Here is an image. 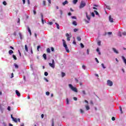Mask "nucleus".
<instances>
[{
    "label": "nucleus",
    "mask_w": 126,
    "mask_h": 126,
    "mask_svg": "<svg viewBox=\"0 0 126 126\" xmlns=\"http://www.w3.org/2000/svg\"><path fill=\"white\" fill-rule=\"evenodd\" d=\"M82 68H83V69H86V66L84 65H83Z\"/></svg>",
    "instance_id": "obj_46"
},
{
    "label": "nucleus",
    "mask_w": 126,
    "mask_h": 126,
    "mask_svg": "<svg viewBox=\"0 0 126 126\" xmlns=\"http://www.w3.org/2000/svg\"><path fill=\"white\" fill-rule=\"evenodd\" d=\"M109 20L110 22H111V23L114 22V19L112 18V16L111 15L109 16Z\"/></svg>",
    "instance_id": "obj_9"
},
{
    "label": "nucleus",
    "mask_w": 126,
    "mask_h": 126,
    "mask_svg": "<svg viewBox=\"0 0 126 126\" xmlns=\"http://www.w3.org/2000/svg\"><path fill=\"white\" fill-rule=\"evenodd\" d=\"M101 66L104 69L106 68V67L105 66V65L104 64V63H101Z\"/></svg>",
    "instance_id": "obj_34"
},
{
    "label": "nucleus",
    "mask_w": 126,
    "mask_h": 126,
    "mask_svg": "<svg viewBox=\"0 0 126 126\" xmlns=\"http://www.w3.org/2000/svg\"><path fill=\"white\" fill-rule=\"evenodd\" d=\"M82 93L83 95H86V93L85 92V91H82Z\"/></svg>",
    "instance_id": "obj_44"
},
{
    "label": "nucleus",
    "mask_w": 126,
    "mask_h": 126,
    "mask_svg": "<svg viewBox=\"0 0 126 126\" xmlns=\"http://www.w3.org/2000/svg\"><path fill=\"white\" fill-rule=\"evenodd\" d=\"M73 99H74V101H77V97H73Z\"/></svg>",
    "instance_id": "obj_57"
},
{
    "label": "nucleus",
    "mask_w": 126,
    "mask_h": 126,
    "mask_svg": "<svg viewBox=\"0 0 126 126\" xmlns=\"http://www.w3.org/2000/svg\"><path fill=\"white\" fill-rule=\"evenodd\" d=\"M91 15L93 17H95V13L94 12H92Z\"/></svg>",
    "instance_id": "obj_41"
},
{
    "label": "nucleus",
    "mask_w": 126,
    "mask_h": 126,
    "mask_svg": "<svg viewBox=\"0 0 126 126\" xmlns=\"http://www.w3.org/2000/svg\"><path fill=\"white\" fill-rule=\"evenodd\" d=\"M48 75H49V73H48V72H44L45 76H48Z\"/></svg>",
    "instance_id": "obj_35"
},
{
    "label": "nucleus",
    "mask_w": 126,
    "mask_h": 126,
    "mask_svg": "<svg viewBox=\"0 0 126 126\" xmlns=\"http://www.w3.org/2000/svg\"><path fill=\"white\" fill-rule=\"evenodd\" d=\"M112 121H116V118L115 117H113L111 118Z\"/></svg>",
    "instance_id": "obj_51"
},
{
    "label": "nucleus",
    "mask_w": 126,
    "mask_h": 126,
    "mask_svg": "<svg viewBox=\"0 0 126 126\" xmlns=\"http://www.w3.org/2000/svg\"><path fill=\"white\" fill-rule=\"evenodd\" d=\"M41 22L42 24H44V16L42 13H41Z\"/></svg>",
    "instance_id": "obj_11"
},
{
    "label": "nucleus",
    "mask_w": 126,
    "mask_h": 126,
    "mask_svg": "<svg viewBox=\"0 0 126 126\" xmlns=\"http://www.w3.org/2000/svg\"><path fill=\"white\" fill-rule=\"evenodd\" d=\"M12 58L13 59H14V60H15V61H16L17 60V57H16V56H15V55L14 54L12 55Z\"/></svg>",
    "instance_id": "obj_20"
},
{
    "label": "nucleus",
    "mask_w": 126,
    "mask_h": 126,
    "mask_svg": "<svg viewBox=\"0 0 126 126\" xmlns=\"http://www.w3.org/2000/svg\"><path fill=\"white\" fill-rule=\"evenodd\" d=\"M66 37H67V41H70V37L69 36V34L66 33Z\"/></svg>",
    "instance_id": "obj_8"
},
{
    "label": "nucleus",
    "mask_w": 126,
    "mask_h": 126,
    "mask_svg": "<svg viewBox=\"0 0 126 126\" xmlns=\"http://www.w3.org/2000/svg\"><path fill=\"white\" fill-rule=\"evenodd\" d=\"M18 25H20V19L18 18L17 21Z\"/></svg>",
    "instance_id": "obj_29"
},
{
    "label": "nucleus",
    "mask_w": 126,
    "mask_h": 126,
    "mask_svg": "<svg viewBox=\"0 0 126 126\" xmlns=\"http://www.w3.org/2000/svg\"><path fill=\"white\" fill-rule=\"evenodd\" d=\"M43 5H44V6H46V1L43 0Z\"/></svg>",
    "instance_id": "obj_47"
},
{
    "label": "nucleus",
    "mask_w": 126,
    "mask_h": 126,
    "mask_svg": "<svg viewBox=\"0 0 126 126\" xmlns=\"http://www.w3.org/2000/svg\"><path fill=\"white\" fill-rule=\"evenodd\" d=\"M93 5H94V6H95V7H98V6H99V5H98L96 4H94Z\"/></svg>",
    "instance_id": "obj_59"
},
{
    "label": "nucleus",
    "mask_w": 126,
    "mask_h": 126,
    "mask_svg": "<svg viewBox=\"0 0 126 126\" xmlns=\"http://www.w3.org/2000/svg\"><path fill=\"white\" fill-rule=\"evenodd\" d=\"M7 110H8V111H11V107H10V106H8Z\"/></svg>",
    "instance_id": "obj_36"
},
{
    "label": "nucleus",
    "mask_w": 126,
    "mask_h": 126,
    "mask_svg": "<svg viewBox=\"0 0 126 126\" xmlns=\"http://www.w3.org/2000/svg\"><path fill=\"white\" fill-rule=\"evenodd\" d=\"M94 12H95L96 15H99V13L96 10H94Z\"/></svg>",
    "instance_id": "obj_32"
},
{
    "label": "nucleus",
    "mask_w": 126,
    "mask_h": 126,
    "mask_svg": "<svg viewBox=\"0 0 126 126\" xmlns=\"http://www.w3.org/2000/svg\"><path fill=\"white\" fill-rule=\"evenodd\" d=\"M28 31L30 33V35L31 36L32 35V32H31V30L29 27H27Z\"/></svg>",
    "instance_id": "obj_14"
},
{
    "label": "nucleus",
    "mask_w": 126,
    "mask_h": 126,
    "mask_svg": "<svg viewBox=\"0 0 126 126\" xmlns=\"http://www.w3.org/2000/svg\"><path fill=\"white\" fill-rule=\"evenodd\" d=\"M119 109H120V112H121V114H123V108H122V106H119Z\"/></svg>",
    "instance_id": "obj_24"
},
{
    "label": "nucleus",
    "mask_w": 126,
    "mask_h": 126,
    "mask_svg": "<svg viewBox=\"0 0 126 126\" xmlns=\"http://www.w3.org/2000/svg\"><path fill=\"white\" fill-rule=\"evenodd\" d=\"M46 95H47V96H49V95H50V92H46Z\"/></svg>",
    "instance_id": "obj_50"
},
{
    "label": "nucleus",
    "mask_w": 126,
    "mask_h": 126,
    "mask_svg": "<svg viewBox=\"0 0 126 126\" xmlns=\"http://www.w3.org/2000/svg\"><path fill=\"white\" fill-rule=\"evenodd\" d=\"M51 51L52 52H55V48H54V47H51Z\"/></svg>",
    "instance_id": "obj_54"
},
{
    "label": "nucleus",
    "mask_w": 126,
    "mask_h": 126,
    "mask_svg": "<svg viewBox=\"0 0 126 126\" xmlns=\"http://www.w3.org/2000/svg\"><path fill=\"white\" fill-rule=\"evenodd\" d=\"M3 126H6V124H5V123L3 122L2 123Z\"/></svg>",
    "instance_id": "obj_63"
},
{
    "label": "nucleus",
    "mask_w": 126,
    "mask_h": 126,
    "mask_svg": "<svg viewBox=\"0 0 126 126\" xmlns=\"http://www.w3.org/2000/svg\"><path fill=\"white\" fill-rule=\"evenodd\" d=\"M80 46H81V48H84V44H83V43H81Z\"/></svg>",
    "instance_id": "obj_43"
},
{
    "label": "nucleus",
    "mask_w": 126,
    "mask_h": 126,
    "mask_svg": "<svg viewBox=\"0 0 126 126\" xmlns=\"http://www.w3.org/2000/svg\"><path fill=\"white\" fill-rule=\"evenodd\" d=\"M0 111L1 113H3V108H2V106H1V104H0Z\"/></svg>",
    "instance_id": "obj_16"
},
{
    "label": "nucleus",
    "mask_w": 126,
    "mask_h": 126,
    "mask_svg": "<svg viewBox=\"0 0 126 126\" xmlns=\"http://www.w3.org/2000/svg\"><path fill=\"white\" fill-rule=\"evenodd\" d=\"M122 59L124 63H125V64L126 65V57H125V56H122Z\"/></svg>",
    "instance_id": "obj_12"
},
{
    "label": "nucleus",
    "mask_w": 126,
    "mask_h": 126,
    "mask_svg": "<svg viewBox=\"0 0 126 126\" xmlns=\"http://www.w3.org/2000/svg\"><path fill=\"white\" fill-rule=\"evenodd\" d=\"M77 39L78 40V41H81V37H80V36H78L77 37Z\"/></svg>",
    "instance_id": "obj_33"
},
{
    "label": "nucleus",
    "mask_w": 126,
    "mask_h": 126,
    "mask_svg": "<svg viewBox=\"0 0 126 126\" xmlns=\"http://www.w3.org/2000/svg\"><path fill=\"white\" fill-rule=\"evenodd\" d=\"M19 36H20V40H22V39H23V36H22V34H21V33H19Z\"/></svg>",
    "instance_id": "obj_19"
},
{
    "label": "nucleus",
    "mask_w": 126,
    "mask_h": 126,
    "mask_svg": "<svg viewBox=\"0 0 126 126\" xmlns=\"http://www.w3.org/2000/svg\"><path fill=\"white\" fill-rule=\"evenodd\" d=\"M98 46H101V41H99L97 42Z\"/></svg>",
    "instance_id": "obj_42"
},
{
    "label": "nucleus",
    "mask_w": 126,
    "mask_h": 126,
    "mask_svg": "<svg viewBox=\"0 0 126 126\" xmlns=\"http://www.w3.org/2000/svg\"><path fill=\"white\" fill-rule=\"evenodd\" d=\"M78 1V0H73V3L74 4H76V3H77Z\"/></svg>",
    "instance_id": "obj_26"
},
{
    "label": "nucleus",
    "mask_w": 126,
    "mask_h": 126,
    "mask_svg": "<svg viewBox=\"0 0 126 126\" xmlns=\"http://www.w3.org/2000/svg\"><path fill=\"white\" fill-rule=\"evenodd\" d=\"M80 113L81 114H83L84 113V111L82 109H80Z\"/></svg>",
    "instance_id": "obj_53"
},
{
    "label": "nucleus",
    "mask_w": 126,
    "mask_h": 126,
    "mask_svg": "<svg viewBox=\"0 0 126 126\" xmlns=\"http://www.w3.org/2000/svg\"><path fill=\"white\" fill-rule=\"evenodd\" d=\"M113 52H114L115 53V54H119V51H118V50H117V49H116V48H113Z\"/></svg>",
    "instance_id": "obj_17"
},
{
    "label": "nucleus",
    "mask_w": 126,
    "mask_h": 126,
    "mask_svg": "<svg viewBox=\"0 0 126 126\" xmlns=\"http://www.w3.org/2000/svg\"><path fill=\"white\" fill-rule=\"evenodd\" d=\"M86 110H87V111H88L89 110H90V107L88 105H86Z\"/></svg>",
    "instance_id": "obj_30"
},
{
    "label": "nucleus",
    "mask_w": 126,
    "mask_h": 126,
    "mask_svg": "<svg viewBox=\"0 0 126 126\" xmlns=\"http://www.w3.org/2000/svg\"><path fill=\"white\" fill-rule=\"evenodd\" d=\"M49 65L51 67L54 68L55 67V60L54 59L52 60V63H49Z\"/></svg>",
    "instance_id": "obj_4"
},
{
    "label": "nucleus",
    "mask_w": 126,
    "mask_h": 126,
    "mask_svg": "<svg viewBox=\"0 0 126 126\" xmlns=\"http://www.w3.org/2000/svg\"><path fill=\"white\" fill-rule=\"evenodd\" d=\"M62 41L63 42V46L65 48V50L66 53H69V49L67 47V44H66V42H65V40H64V39H63Z\"/></svg>",
    "instance_id": "obj_2"
},
{
    "label": "nucleus",
    "mask_w": 126,
    "mask_h": 126,
    "mask_svg": "<svg viewBox=\"0 0 126 126\" xmlns=\"http://www.w3.org/2000/svg\"><path fill=\"white\" fill-rule=\"evenodd\" d=\"M43 57L44 60H47V55L46 54H43Z\"/></svg>",
    "instance_id": "obj_21"
},
{
    "label": "nucleus",
    "mask_w": 126,
    "mask_h": 126,
    "mask_svg": "<svg viewBox=\"0 0 126 126\" xmlns=\"http://www.w3.org/2000/svg\"><path fill=\"white\" fill-rule=\"evenodd\" d=\"M106 8L107 9H110V6L106 5Z\"/></svg>",
    "instance_id": "obj_60"
},
{
    "label": "nucleus",
    "mask_w": 126,
    "mask_h": 126,
    "mask_svg": "<svg viewBox=\"0 0 126 126\" xmlns=\"http://www.w3.org/2000/svg\"><path fill=\"white\" fill-rule=\"evenodd\" d=\"M107 85H108V86H113V82L110 80H108Z\"/></svg>",
    "instance_id": "obj_5"
},
{
    "label": "nucleus",
    "mask_w": 126,
    "mask_h": 126,
    "mask_svg": "<svg viewBox=\"0 0 126 126\" xmlns=\"http://www.w3.org/2000/svg\"><path fill=\"white\" fill-rule=\"evenodd\" d=\"M85 6H86V3L85 2V1L82 0L79 5V8H83V7Z\"/></svg>",
    "instance_id": "obj_3"
},
{
    "label": "nucleus",
    "mask_w": 126,
    "mask_h": 126,
    "mask_svg": "<svg viewBox=\"0 0 126 126\" xmlns=\"http://www.w3.org/2000/svg\"><path fill=\"white\" fill-rule=\"evenodd\" d=\"M52 126H55V123H54L53 120H52Z\"/></svg>",
    "instance_id": "obj_49"
},
{
    "label": "nucleus",
    "mask_w": 126,
    "mask_h": 126,
    "mask_svg": "<svg viewBox=\"0 0 126 126\" xmlns=\"http://www.w3.org/2000/svg\"><path fill=\"white\" fill-rule=\"evenodd\" d=\"M20 126H24V123H21Z\"/></svg>",
    "instance_id": "obj_64"
},
{
    "label": "nucleus",
    "mask_w": 126,
    "mask_h": 126,
    "mask_svg": "<svg viewBox=\"0 0 126 126\" xmlns=\"http://www.w3.org/2000/svg\"><path fill=\"white\" fill-rule=\"evenodd\" d=\"M25 48L26 52H28V47H27V45L26 44L25 45Z\"/></svg>",
    "instance_id": "obj_27"
},
{
    "label": "nucleus",
    "mask_w": 126,
    "mask_h": 126,
    "mask_svg": "<svg viewBox=\"0 0 126 126\" xmlns=\"http://www.w3.org/2000/svg\"><path fill=\"white\" fill-rule=\"evenodd\" d=\"M72 24L73 25H74V26H77V22H76V21H73L72 22Z\"/></svg>",
    "instance_id": "obj_18"
},
{
    "label": "nucleus",
    "mask_w": 126,
    "mask_h": 126,
    "mask_svg": "<svg viewBox=\"0 0 126 126\" xmlns=\"http://www.w3.org/2000/svg\"><path fill=\"white\" fill-rule=\"evenodd\" d=\"M40 48H41V46L40 45L37 46V50L38 52H39V49H40Z\"/></svg>",
    "instance_id": "obj_40"
},
{
    "label": "nucleus",
    "mask_w": 126,
    "mask_h": 126,
    "mask_svg": "<svg viewBox=\"0 0 126 126\" xmlns=\"http://www.w3.org/2000/svg\"><path fill=\"white\" fill-rule=\"evenodd\" d=\"M14 65L15 68H18L19 67V66H18V65L16 63H14Z\"/></svg>",
    "instance_id": "obj_28"
},
{
    "label": "nucleus",
    "mask_w": 126,
    "mask_h": 126,
    "mask_svg": "<svg viewBox=\"0 0 126 126\" xmlns=\"http://www.w3.org/2000/svg\"><path fill=\"white\" fill-rule=\"evenodd\" d=\"M86 15L87 19L89 20V21H90L91 18L90 17V16L88 15V13H87V12H86Z\"/></svg>",
    "instance_id": "obj_10"
},
{
    "label": "nucleus",
    "mask_w": 126,
    "mask_h": 126,
    "mask_svg": "<svg viewBox=\"0 0 126 126\" xmlns=\"http://www.w3.org/2000/svg\"><path fill=\"white\" fill-rule=\"evenodd\" d=\"M68 4V1L67 0H65L62 3L63 5H65V4Z\"/></svg>",
    "instance_id": "obj_15"
},
{
    "label": "nucleus",
    "mask_w": 126,
    "mask_h": 126,
    "mask_svg": "<svg viewBox=\"0 0 126 126\" xmlns=\"http://www.w3.org/2000/svg\"><path fill=\"white\" fill-rule=\"evenodd\" d=\"M96 52L98 53V55H101V51H100V49L99 47H97L96 50Z\"/></svg>",
    "instance_id": "obj_13"
},
{
    "label": "nucleus",
    "mask_w": 126,
    "mask_h": 126,
    "mask_svg": "<svg viewBox=\"0 0 126 126\" xmlns=\"http://www.w3.org/2000/svg\"><path fill=\"white\" fill-rule=\"evenodd\" d=\"M55 25H56L57 29H60V25H59L58 24V23H55Z\"/></svg>",
    "instance_id": "obj_23"
},
{
    "label": "nucleus",
    "mask_w": 126,
    "mask_h": 126,
    "mask_svg": "<svg viewBox=\"0 0 126 126\" xmlns=\"http://www.w3.org/2000/svg\"><path fill=\"white\" fill-rule=\"evenodd\" d=\"M33 14H34V15H35V14L36 13V9H33Z\"/></svg>",
    "instance_id": "obj_48"
},
{
    "label": "nucleus",
    "mask_w": 126,
    "mask_h": 126,
    "mask_svg": "<svg viewBox=\"0 0 126 126\" xmlns=\"http://www.w3.org/2000/svg\"><path fill=\"white\" fill-rule=\"evenodd\" d=\"M61 75L63 77H64V76H65V73L62 72Z\"/></svg>",
    "instance_id": "obj_25"
},
{
    "label": "nucleus",
    "mask_w": 126,
    "mask_h": 126,
    "mask_svg": "<svg viewBox=\"0 0 126 126\" xmlns=\"http://www.w3.org/2000/svg\"><path fill=\"white\" fill-rule=\"evenodd\" d=\"M44 80H45V81H46V82H49V80H48V79L44 78Z\"/></svg>",
    "instance_id": "obj_58"
},
{
    "label": "nucleus",
    "mask_w": 126,
    "mask_h": 126,
    "mask_svg": "<svg viewBox=\"0 0 126 126\" xmlns=\"http://www.w3.org/2000/svg\"><path fill=\"white\" fill-rule=\"evenodd\" d=\"M77 31H78V29H74V32H77Z\"/></svg>",
    "instance_id": "obj_55"
},
{
    "label": "nucleus",
    "mask_w": 126,
    "mask_h": 126,
    "mask_svg": "<svg viewBox=\"0 0 126 126\" xmlns=\"http://www.w3.org/2000/svg\"><path fill=\"white\" fill-rule=\"evenodd\" d=\"M87 55H89V49L87 50Z\"/></svg>",
    "instance_id": "obj_61"
},
{
    "label": "nucleus",
    "mask_w": 126,
    "mask_h": 126,
    "mask_svg": "<svg viewBox=\"0 0 126 126\" xmlns=\"http://www.w3.org/2000/svg\"><path fill=\"white\" fill-rule=\"evenodd\" d=\"M122 34L123 35V36H126V32H124L122 33Z\"/></svg>",
    "instance_id": "obj_52"
},
{
    "label": "nucleus",
    "mask_w": 126,
    "mask_h": 126,
    "mask_svg": "<svg viewBox=\"0 0 126 126\" xmlns=\"http://www.w3.org/2000/svg\"><path fill=\"white\" fill-rule=\"evenodd\" d=\"M49 25H53V22H50L49 23Z\"/></svg>",
    "instance_id": "obj_62"
},
{
    "label": "nucleus",
    "mask_w": 126,
    "mask_h": 126,
    "mask_svg": "<svg viewBox=\"0 0 126 126\" xmlns=\"http://www.w3.org/2000/svg\"><path fill=\"white\" fill-rule=\"evenodd\" d=\"M15 93H16L17 96H18V97H20L21 94H20V93L19 92V91H18V90H16L15 91Z\"/></svg>",
    "instance_id": "obj_7"
},
{
    "label": "nucleus",
    "mask_w": 126,
    "mask_h": 126,
    "mask_svg": "<svg viewBox=\"0 0 126 126\" xmlns=\"http://www.w3.org/2000/svg\"><path fill=\"white\" fill-rule=\"evenodd\" d=\"M95 61L97 63H99V60H98V59H97V58H95Z\"/></svg>",
    "instance_id": "obj_45"
},
{
    "label": "nucleus",
    "mask_w": 126,
    "mask_h": 126,
    "mask_svg": "<svg viewBox=\"0 0 126 126\" xmlns=\"http://www.w3.org/2000/svg\"><path fill=\"white\" fill-rule=\"evenodd\" d=\"M3 5H6V4H7V3H6V1H3L2 2Z\"/></svg>",
    "instance_id": "obj_38"
},
{
    "label": "nucleus",
    "mask_w": 126,
    "mask_h": 126,
    "mask_svg": "<svg viewBox=\"0 0 126 126\" xmlns=\"http://www.w3.org/2000/svg\"><path fill=\"white\" fill-rule=\"evenodd\" d=\"M60 13V15L62 16L63 15V10H59Z\"/></svg>",
    "instance_id": "obj_37"
},
{
    "label": "nucleus",
    "mask_w": 126,
    "mask_h": 126,
    "mask_svg": "<svg viewBox=\"0 0 126 126\" xmlns=\"http://www.w3.org/2000/svg\"><path fill=\"white\" fill-rule=\"evenodd\" d=\"M47 53H51V49H50V48H47Z\"/></svg>",
    "instance_id": "obj_31"
},
{
    "label": "nucleus",
    "mask_w": 126,
    "mask_h": 126,
    "mask_svg": "<svg viewBox=\"0 0 126 126\" xmlns=\"http://www.w3.org/2000/svg\"><path fill=\"white\" fill-rule=\"evenodd\" d=\"M9 55H12V54H13V51H12V50H9Z\"/></svg>",
    "instance_id": "obj_22"
},
{
    "label": "nucleus",
    "mask_w": 126,
    "mask_h": 126,
    "mask_svg": "<svg viewBox=\"0 0 126 126\" xmlns=\"http://www.w3.org/2000/svg\"><path fill=\"white\" fill-rule=\"evenodd\" d=\"M11 118L12 119V121L15 123H18L17 119L12 117V115H11Z\"/></svg>",
    "instance_id": "obj_6"
},
{
    "label": "nucleus",
    "mask_w": 126,
    "mask_h": 126,
    "mask_svg": "<svg viewBox=\"0 0 126 126\" xmlns=\"http://www.w3.org/2000/svg\"><path fill=\"white\" fill-rule=\"evenodd\" d=\"M66 104L67 105H68V104H69V101L68 100V98H66Z\"/></svg>",
    "instance_id": "obj_39"
},
{
    "label": "nucleus",
    "mask_w": 126,
    "mask_h": 126,
    "mask_svg": "<svg viewBox=\"0 0 126 126\" xmlns=\"http://www.w3.org/2000/svg\"><path fill=\"white\" fill-rule=\"evenodd\" d=\"M71 18H72V19H76V17H75V16H72Z\"/></svg>",
    "instance_id": "obj_56"
},
{
    "label": "nucleus",
    "mask_w": 126,
    "mask_h": 126,
    "mask_svg": "<svg viewBox=\"0 0 126 126\" xmlns=\"http://www.w3.org/2000/svg\"><path fill=\"white\" fill-rule=\"evenodd\" d=\"M68 87L72 90V91H73V92H75L76 93H77L78 92V90H77V88L75 87H73V86L71 84H68Z\"/></svg>",
    "instance_id": "obj_1"
}]
</instances>
